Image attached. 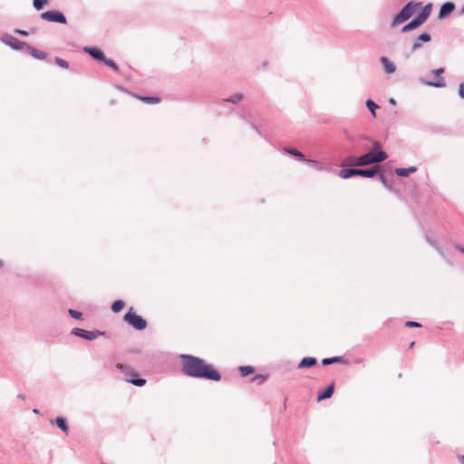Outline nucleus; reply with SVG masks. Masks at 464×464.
<instances>
[{
	"label": "nucleus",
	"mask_w": 464,
	"mask_h": 464,
	"mask_svg": "<svg viewBox=\"0 0 464 464\" xmlns=\"http://www.w3.org/2000/svg\"><path fill=\"white\" fill-rule=\"evenodd\" d=\"M316 359L313 357H305L298 364V368H309L316 364Z\"/></svg>",
	"instance_id": "17"
},
{
	"label": "nucleus",
	"mask_w": 464,
	"mask_h": 464,
	"mask_svg": "<svg viewBox=\"0 0 464 464\" xmlns=\"http://www.w3.org/2000/svg\"><path fill=\"white\" fill-rule=\"evenodd\" d=\"M366 106L372 112V116L375 117L376 116L375 110L378 109V105L372 100H367Z\"/></svg>",
	"instance_id": "29"
},
{
	"label": "nucleus",
	"mask_w": 464,
	"mask_h": 464,
	"mask_svg": "<svg viewBox=\"0 0 464 464\" xmlns=\"http://www.w3.org/2000/svg\"><path fill=\"white\" fill-rule=\"evenodd\" d=\"M285 151L298 158L300 160H303V161H307V162H310V163H313L315 167L317 168H320L319 166V163L315 160H306L304 158V155L300 152L299 150H295V149H290V148H285Z\"/></svg>",
	"instance_id": "9"
},
{
	"label": "nucleus",
	"mask_w": 464,
	"mask_h": 464,
	"mask_svg": "<svg viewBox=\"0 0 464 464\" xmlns=\"http://www.w3.org/2000/svg\"><path fill=\"white\" fill-rule=\"evenodd\" d=\"M458 249H459L461 253H463V254H464V248H463V247H461V246H458Z\"/></svg>",
	"instance_id": "40"
},
{
	"label": "nucleus",
	"mask_w": 464,
	"mask_h": 464,
	"mask_svg": "<svg viewBox=\"0 0 464 464\" xmlns=\"http://www.w3.org/2000/svg\"><path fill=\"white\" fill-rule=\"evenodd\" d=\"M72 334L77 336H80L82 338L87 339V340H93L98 335L102 334V333H100V332H91V331H86V330H83L81 328H74L72 330Z\"/></svg>",
	"instance_id": "7"
},
{
	"label": "nucleus",
	"mask_w": 464,
	"mask_h": 464,
	"mask_svg": "<svg viewBox=\"0 0 464 464\" xmlns=\"http://www.w3.org/2000/svg\"><path fill=\"white\" fill-rule=\"evenodd\" d=\"M419 7H420L419 4H414L412 2L408 3L401 9V11L394 17V19L392 23V26L394 27L396 25L402 24L403 22L407 21L408 19H410L413 15V14L416 12L417 8H419Z\"/></svg>",
	"instance_id": "3"
},
{
	"label": "nucleus",
	"mask_w": 464,
	"mask_h": 464,
	"mask_svg": "<svg viewBox=\"0 0 464 464\" xmlns=\"http://www.w3.org/2000/svg\"><path fill=\"white\" fill-rule=\"evenodd\" d=\"M117 368L121 372H124L126 374V376L131 377V378H127V382L132 383L133 385L141 387L146 383L145 379L136 378L138 376V374L135 372L131 371L128 365H125L122 363H118Z\"/></svg>",
	"instance_id": "5"
},
{
	"label": "nucleus",
	"mask_w": 464,
	"mask_h": 464,
	"mask_svg": "<svg viewBox=\"0 0 464 464\" xmlns=\"http://www.w3.org/2000/svg\"><path fill=\"white\" fill-rule=\"evenodd\" d=\"M431 9H432V5L431 4H428L427 5L424 6V8L422 9L421 13L418 16L423 22H425L427 20V18L429 17V15L430 14Z\"/></svg>",
	"instance_id": "22"
},
{
	"label": "nucleus",
	"mask_w": 464,
	"mask_h": 464,
	"mask_svg": "<svg viewBox=\"0 0 464 464\" xmlns=\"http://www.w3.org/2000/svg\"><path fill=\"white\" fill-rule=\"evenodd\" d=\"M55 423L65 434H68L69 427L63 417L56 418Z\"/></svg>",
	"instance_id": "24"
},
{
	"label": "nucleus",
	"mask_w": 464,
	"mask_h": 464,
	"mask_svg": "<svg viewBox=\"0 0 464 464\" xmlns=\"http://www.w3.org/2000/svg\"><path fill=\"white\" fill-rule=\"evenodd\" d=\"M430 35L427 33H423L421 34L416 40V42L413 44L412 45V52H415L417 49H419L420 47V43L423 42V43H428L430 41Z\"/></svg>",
	"instance_id": "13"
},
{
	"label": "nucleus",
	"mask_w": 464,
	"mask_h": 464,
	"mask_svg": "<svg viewBox=\"0 0 464 464\" xmlns=\"http://www.w3.org/2000/svg\"><path fill=\"white\" fill-rule=\"evenodd\" d=\"M55 63H57L58 66H60L61 68H63V69H67L69 67V63L67 61L62 59V58H59V57H56L55 58Z\"/></svg>",
	"instance_id": "30"
},
{
	"label": "nucleus",
	"mask_w": 464,
	"mask_h": 464,
	"mask_svg": "<svg viewBox=\"0 0 464 464\" xmlns=\"http://www.w3.org/2000/svg\"><path fill=\"white\" fill-rule=\"evenodd\" d=\"M429 86H434V87H444L445 86V81L442 77H440L437 82H426Z\"/></svg>",
	"instance_id": "31"
},
{
	"label": "nucleus",
	"mask_w": 464,
	"mask_h": 464,
	"mask_svg": "<svg viewBox=\"0 0 464 464\" xmlns=\"http://www.w3.org/2000/svg\"><path fill=\"white\" fill-rule=\"evenodd\" d=\"M342 362H343L342 357L335 356V357H332V358H324V359H323L322 363L324 365H329L331 363Z\"/></svg>",
	"instance_id": "26"
},
{
	"label": "nucleus",
	"mask_w": 464,
	"mask_h": 464,
	"mask_svg": "<svg viewBox=\"0 0 464 464\" xmlns=\"http://www.w3.org/2000/svg\"><path fill=\"white\" fill-rule=\"evenodd\" d=\"M27 49L30 54L38 60H44L46 58L47 54L44 51H40L34 47L27 46Z\"/></svg>",
	"instance_id": "15"
},
{
	"label": "nucleus",
	"mask_w": 464,
	"mask_h": 464,
	"mask_svg": "<svg viewBox=\"0 0 464 464\" xmlns=\"http://www.w3.org/2000/svg\"><path fill=\"white\" fill-rule=\"evenodd\" d=\"M334 383L333 382L325 389V391L323 393L318 394L317 400L322 401L324 399L331 398L334 393Z\"/></svg>",
	"instance_id": "18"
},
{
	"label": "nucleus",
	"mask_w": 464,
	"mask_h": 464,
	"mask_svg": "<svg viewBox=\"0 0 464 464\" xmlns=\"http://www.w3.org/2000/svg\"><path fill=\"white\" fill-rule=\"evenodd\" d=\"M125 306V303L121 300H117L115 301L112 305H111V310L114 312V313H119L120 311H121Z\"/></svg>",
	"instance_id": "25"
},
{
	"label": "nucleus",
	"mask_w": 464,
	"mask_h": 464,
	"mask_svg": "<svg viewBox=\"0 0 464 464\" xmlns=\"http://www.w3.org/2000/svg\"><path fill=\"white\" fill-rule=\"evenodd\" d=\"M107 66L111 67V69H113L114 71L118 72L119 71V67L118 65L111 59H107L105 57V61H102Z\"/></svg>",
	"instance_id": "33"
},
{
	"label": "nucleus",
	"mask_w": 464,
	"mask_h": 464,
	"mask_svg": "<svg viewBox=\"0 0 464 464\" xmlns=\"http://www.w3.org/2000/svg\"><path fill=\"white\" fill-rule=\"evenodd\" d=\"M380 61H381V63H382V64L383 66L384 71L387 73L391 74V73H393L396 71L395 64L390 59H388L387 57L382 56V57H381Z\"/></svg>",
	"instance_id": "10"
},
{
	"label": "nucleus",
	"mask_w": 464,
	"mask_h": 464,
	"mask_svg": "<svg viewBox=\"0 0 464 464\" xmlns=\"http://www.w3.org/2000/svg\"><path fill=\"white\" fill-rule=\"evenodd\" d=\"M405 325L407 327H420L421 326V324L420 323L413 322V321L406 322Z\"/></svg>",
	"instance_id": "35"
},
{
	"label": "nucleus",
	"mask_w": 464,
	"mask_h": 464,
	"mask_svg": "<svg viewBox=\"0 0 464 464\" xmlns=\"http://www.w3.org/2000/svg\"><path fill=\"white\" fill-rule=\"evenodd\" d=\"M239 372L241 376L246 377L254 372V369L251 366H241L239 367Z\"/></svg>",
	"instance_id": "27"
},
{
	"label": "nucleus",
	"mask_w": 464,
	"mask_h": 464,
	"mask_svg": "<svg viewBox=\"0 0 464 464\" xmlns=\"http://www.w3.org/2000/svg\"><path fill=\"white\" fill-rule=\"evenodd\" d=\"M359 157H347L343 160L342 165L347 166V167H358L362 166L361 163H359Z\"/></svg>",
	"instance_id": "16"
},
{
	"label": "nucleus",
	"mask_w": 464,
	"mask_h": 464,
	"mask_svg": "<svg viewBox=\"0 0 464 464\" xmlns=\"http://www.w3.org/2000/svg\"><path fill=\"white\" fill-rule=\"evenodd\" d=\"M417 170V169L415 167H411L409 169H403V168H399V169H395V172L398 176H401V177H407L409 176L411 173H413Z\"/></svg>",
	"instance_id": "21"
},
{
	"label": "nucleus",
	"mask_w": 464,
	"mask_h": 464,
	"mask_svg": "<svg viewBox=\"0 0 464 464\" xmlns=\"http://www.w3.org/2000/svg\"><path fill=\"white\" fill-rule=\"evenodd\" d=\"M69 314L72 317V318H75V319H82V313L76 311V310H73V309H70L69 310Z\"/></svg>",
	"instance_id": "34"
},
{
	"label": "nucleus",
	"mask_w": 464,
	"mask_h": 464,
	"mask_svg": "<svg viewBox=\"0 0 464 464\" xmlns=\"http://www.w3.org/2000/svg\"><path fill=\"white\" fill-rule=\"evenodd\" d=\"M461 14H464V6H463V7H462V9H461Z\"/></svg>",
	"instance_id": "43"
},
{
	"label": "nucleus",
	"mask_w": 464,
	"mask_h": 464,
	"mask_svg": "<svg viewBox=\"0 0 464 464\" xmlns=\"http://www.w3.org/2000/svg\"><path fill=\"white\" fill-rule=\"evenodd\" d=\"M134 96L137 99H139L140 101L146 102V103L156 104L160 102V98H159V97H149V96H140V95H134Z\"/></svg>",
	"instance_id": "20"
},
{
	"label": "nucleus",
	"mask_w": 464,
	"mask_h": 464,
	"mask_svg": "<svg viewBox=\"0 0 464 464\" xmlns=\"http://www.w3.org/2000/svg\"><path fill=\"white\" fill-rule=\"evenodd\" d=\"M339 176L343 179H348L353 176H357L356 169H343L339 172Z\"/></svg>",
	"instance_id": "19"
},
{
	"label": "nucleus",
	"mask_w": 464,
	"mask_h": 464,
	"mask_svg": "<svg viewBox=\"0 0 464 464\" xmlns=\"http://www.w3.org/2000/svg\"><path fill=\"white\" fill-rule=\"evenodd\" d=\"M386 152L381 150V145L378 142L373 144V150L367 152L359 157L362 166L371 165L373 163L382 162L387 159Z\"/></svg>",
	"instance_id": "2"
},
{
	"label": "nucleus",
	"mask_w": 464,
	"mask_h": 464,
	"mask_svg": "<svg viewBox=\"0 0 464 464\" xmlns=\"http://www.w3.org/2000/svg\"><path fill=\"white\" fill-rule=\"evenodd\" d=\"M414 344H415V343H414V342H412V343H411L410 347H411V348H412V347L414 346Z\"/></svg>",
	"instance_id": "41"
},
{
	"label": "nucleus",
	"mask_w": 464,
	"mask_h": 464,
	"mask_svg": "<svg viewBox=\"0 0 464 464\" xmlns=\"http://www.w3.org/2000/svg\"><path fill=\"white\" fill-rule=\"evenodd\" d=\"M242 99H243V95L241 93H237L226 101L232 102V103H237V102H240Z\"/></svg>",
	"instance_id": "32"
},
{
	"label": "nucleus",
	"mask_w": 464,
	"mask_h": 464,
	"mask_svg": "<svg viewBox=\"0 0 464 464\" xmlns=\"http://www.w3.org/2000/svg\"><path fill=\"white\" fill-rule=\"evenodd\" d=\"M34 413H39L38 410H36V409L34 410Z\"/></svg>",
	"instance_id": "42"
},
{
	"label": "nucleus",
	"mask_w": 464,
	"mask_h": 464,
	"mask_svg": "<svg viewBox=\"0 0 464 464\" xmlns=\"http://www.w3.org/2000/svg\"><path fill=\"white\" fill-rule=\"evenodd\" d=\"M124 321L131 325L136 330H144L147 327V322L141 316L136 314L132 311V308L129 310L127 314H125L123 317Z\"/></svg>",
	"instance_id": "4"
},
{
	"label": "nucleus",
	"mask_w": 464,
	"mask_h": 464,
	"mask_svg": "<svg viewBox=\"0 0 464 464\" xmlns=\"http://www.w3.org/2000/svg\"><path fill=\"white\" fill-rule=\"evenodd\" d=\"M459 92L460 97L464 98V84H460Z\"/></svg>",
	"instance_id": "37"
},
{
	"label": "nucleus",
	"mask_w": 464,
	"mask_h": 464,
	"mask_svg": "<svg viewBox=\"0 0 464 464\" xmlns=\"http://www.w3.org/2000/svg\"><path fill=\"white\" fill-rule=\"evenodd\" d=\"M455 9V5L451 2L445 3L441 7L438 14L439 19H443L450 15Z\"/></svg>",
	"instance_id": "8"
},
{
	"label": "nucleus",
	"mask_w": 464,
	"mask_h": 464,
	"mask_svg": "<svg viewBox=\"0 0 464 464\" xmlns=\"http://www.w3.org/2000/svg\"><path fill=\"white\" fill-rule=\"evenodd\" d=\"M424 22L419 17H415L413 20H411L409 24H407L406 25H404L401 29V31L403 33L405 32H409L411 30H413L417 27H419L420 25H421Z\"/></svg>",
	"instance_id": "11"
},
{
	"label": "nucleus",
	"mask_w": 464,
	"mask_h": 464,
	"mask_svg": "<svg viewBox=\"0 0 464 464\" xmlns=\"http://www.w3.org/2000/svg\"><path fill=\"white\" fill-rule=\"evenodd\" d=\"M444 72V69L443 68H439V69H436V70H433L432 72L435 73L436 75H440L441 74L442 72Z\"/></svg>",
	"instance_id": "36"
},
{
	"label": "nucleus",
	"mask_w": 464,
	"mask_h": 464,
	"mask_svg": "<svg viewBox=\"0 0 464 464\" xmlns=\"http://www.w3.org/2000/svg\"><path fill=\"white\" fill-rule=\"evenodd\" d=\"M391 103H395L393 99L391 100Z\"/></svg>",
	"instance_id": "45"
},
{
	"label": "nucleus",
	"mask_w": 464,
	"mask_h": 464,
	"mask_svg": "<svg viewBox=\"0 0 464 464\" xmlns=\"http://www.w3.org/2000/svg\"><path fill=\"white\" fill-rule=\"evenodd\" d=\"M7 44L14 49H22L24 46H28L25 43L17 40L16 38L11 37Z\"/></svg>",
	"instance_id": "23"
},
{
	"label": "nucleus",
	"mask_w": 464,
	"mask_h": 464,
	"mask_svg": "<svg viewBox=\"0 0 464 464\" xmlns=\"http://www.w3.org/2000/svg\"><path fill=\"white\" fill-rule=\"evenodd\" d=\"M16 33L21 34V35H24V36L28 35V33L26 31H24V30H16Z\"/></svg>",
	"instance_id": "38"
},
{
	"label": "nucleus",
	"mask_w": 464,
	"mask_h": 464,
	"mask_svg": "<svg viewBox=\"0 0 464 464\" xmlns=\"http://www.w3.org/2000/svg\"><path fill=\"white\" fill-rule=\"evenodd\" d=\"M378 170V166H375L369 169H357V176L372 178L377 173Z\"/></svg>",
	"instance_id": "14"
},
{
	"label": "nucleus",
	"mask_w": 464,
	"mask_h": 464,
	"mask_svg": "<svg viewBox=\"0 0 464 464\" xmlns=\"http://www.w3.org/2000/svg\"><path fill=\"white\" fill-rule=\"evenodd\" d=\"M85 51L94 59L99 61H105V55L103 52L98 48H86Z\"/></svg>",
	"instance_id": "12"
},
{
	"label": "nucleus",
	"mask_w": 464,
	"mask_h": 464,
	"mask_svg": "<svg viewBox=\"0 0 464 464\" xmlns=\"http://www.w3.org/2000/svg\"><path fill=\"white\" fill-rule=\"evenodd\" d=\"M181 359L182 369L186 375L216 382L221 380V375L215 367L203 359L192 355H182Z\"/></svg>",
	"instance_id": "1"
},
{
	"label": "nucleus",
	"mask_w": 464,
	"mask_h": 464,
	"mask_svg": "<svg viewBox=\"0 0 464 464\" xmlns=\"http://www.w3.org/2000/svg\"><path fill=\"white\" fill-rule=\"evenodd\" d=\"M41 18L43 20L48 21V22H55V23H61V24H66V18L65 16L58 12V11H46L44 12L41 14Z\"/></svg>",
	"instance_id": "6"
},
{
	"label": "nucleus",
	"mask_w": 464,
	"mask_h": 464,
	"mask_svg": "<svg viewBox=\"0 0 464 464\" xmlns=\"http://www.w3.org/2000/svg\"><path fill=\"white\" fill-rule=\"evenodd\" d=\"M3 266V262L0 260V268Z\"/></svg>",
	"instance_id": "44"
},
{
	"label": "nucleus",
	"mask_w": 464,
	"mask_h": 464,
	"mask_svg": "<svg viewBox=\"0 0 464 464\" xmlns=\"http://www.w3.org/2000/svg\"><path fill=\"white\" fill-rule=\"evenodd\" d=\"M33 4L36 10H41L49 4V0H33Z\"/></svg>",
	"instance_id": "28"
},
{
	"label": "nucleus",
	"mask_w": 464,
	"mask_h": 464,
	"mask_svg": "<svg viewBox=\"0 0 464 464\" xmlns=\"http://www.w3.org/2000/svg\"><path fill=\"white\" fill-rule=\"evenodd\" d=\"M459 461L460 464H464V455L459 456Z\"/></svg>",
	"instance_id": "39"
}]
</instances>
